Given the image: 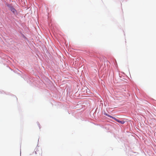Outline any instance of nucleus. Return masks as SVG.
I'll use <instances>...</instances> for the list:
<instances>
[{"mask_svg": "<svg viewBox=\"0 0 156 156\" xmlns=\"http://www.w3.org/2000/svg\"><path fill=\"white\" fill-rule=\"evenodd\" d=\"M10 9L14 14L16 13V9L13 7H11L10 8Z\"/></svg>", "mask_w": 156, "mask_h": 156, "instance_id": "f257e3e1", "label": "nucleus"}, {"mask_svg": "<svg viewBox=\"0 0 156 156\" xmlns=\"http://www.w3.org/2000/svg\"><path fill=\"white\" fill-rule=\"evenodd\" d=\"M104 115H106L107 116H108V117H110V118H113V117L112 116H110V115H108V114H107L106 113H104Z\"/></svg>", "mask_w": 156, "mask_h": 156, "instance_id": "20e7f679", "label": "nucleus"}, {"mask_svg": "<svg viewBox=\"0 0 156 156\" xmlns=\"http://www.w3.org/2000/svg\"><path fill=\"white\" fill-rule=\"evenodd\" d=\"M116 120L117 121V122H119V123H120L121 124H123L125 122L123 121H119L118 120Z\"/></svg>", "mask_w": 156, "mask_h": 156, "instance_id": "7ed1b4c3", "label": "nucleus"}, {"mask_svg": "<svg viewBox=\"0 0 156 156\" xmlns=\"http://www.w3.org/2000/svg\"><path fill=\"white\" fill-rule=\"evenodd\" d=\"M38 151L39 152L38 153H39L40 154H42V151L41 149H40V150H38ZM35 152H36V154H37V153H38V152H37V153L36 151H35Z\"/></svg>", "mask_w": 156, "mask_h": 156, "instance_id": "f03ea898", "label": "nucleus"}]
</instances>
